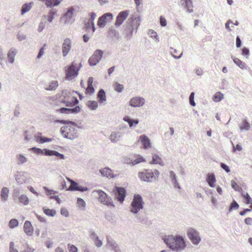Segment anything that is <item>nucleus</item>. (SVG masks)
Listing matches in <instances>:
<instances>
[{
    "instance_id": "393cba45",
    "label": "nucleus",
    "mask_w": 252,
    "mask_h": 252,
    "mask_svg": "<svg viewBox=\"0 0 252 252\" xmlns=\"http://www.w3.org/2000/svg\"><path fill=\"white\" fill-rule=\"evenodd\" d=\"M16 54V50L15 49H11L9 50L7 54V57L9 62L10 63H13L14 61V58Z\"/></svg>"
},
{
    "instance_id": "4c0bfd02",
    "label": "nucleus",
    "mask_w": 252,
    "mask_h": 252,
    "mask_svg": "<svg viewBox=\"0 0 252 252\" xmlns=\"http://www.w3.org/2000/svg\"><path fill=\"white\" fill-rule=\"evenodd\" d=\"M124 120L126 122H127L130 127L133 126V124L134 125H137L138 123V121L137 120H132L128 117L124 118Z\"/></svg>"
},
{
    "instance_id": "412c9836",
    "label": "nucleus",
    "mask_w": 252,
    "mask_h": 252,
    "mask_svg": "<svg viewBox=\"0 0 252 252\" xmlns=\"http://www.w3.org/2000/svg\"><path fill=\"white\" fill-rule=\"evenodd\" d=\"M152 164H158L160 165H163L164 163L161 158L157 154H153L152 156V160L150 162Z\"/></svg>"
},
{
    "instance_id": "f257e3e1",
    "label": "nucleus",
    "mask_w": 252,
    "mask_h": 252,
    "mask_svg": "<svg viewBox=\"0 0 252 252\" xmlns=\"http://www.w3.org/2000/svg\"><path fill=\"white\" fill-rule=\"evenodd\" d=\"M166 244L172 250L180 251L186 247L184 238L181 236H168L164 239Z\"/></svg>"
},
{
    "instance_id": "5701e85b",
    "label": "nucleus",
    "mask_w": 252,
    "mask_h": 252,
    "mask_svg": "<svg viewBox=\"0 0 252 252\" xmlns=\"http://www.w3.org/2000/svg\"><path fill=\"white\" fill-rule=\"evenodd\" d=\"M207 181L208 182V183L209 185L211 187H215V183H216V178L213 174H209L207 176Z\"/></svg>"
},
{
    "instance_id": "052dcab7",
    "label": "nucleus",
    "mask_w": 252,
    "mask_h": 252,
    "mask_svg": "<svg viewBox=\"0 0 252 252\" xmlns=\"http://www.w3.org/2000/svg\"><path fill=\"white\" fill-rule=\"evenodd\" d=\"M61 214L65 217L68 216L69 214L68 211L66 209L63 208L61 209Z\"/></svg>"
},
{
    "instance_id": "423d86ee",
    "label": "nucleus",
    "mask_w": 252,
    "mask_h": 252,
    "mask_svg": "<svg viewBox=\"0 0 252 252\" xmlns=\"http://www.w3.org/2000/svg\"><path fill=\"white\" fill-rule=\"evenodd\" d=\"M66 106L72 107L78 104V100L76 96L74 95L73 92H68L63 101Z\"/></svg>"
},
{
    "instance_id": "79ce46f5",
    "label": "nucleus",
    "mask_w": 252,
    "mask_h": 252,
    "mask_svg": "<svg viewBox=\"0 0 252 252\" xmlns=\"http://www.w3.org/2000/svg\"><path fill=\"white\" fill-rule=\"evenodd\" d=\"M171 53L173 56L175 58H179L182 55V52L180 51H177L176 49L173 50V51H171Z\"/></svg>"
},
{
    "instance_id": "680f3d73",
    "label": "nucleus",
    "mask_w": 252,
    "mask_h": 252,
    "mask_svg": "<svg viewBox=\"0 0 252 252\" xmlns=\"http://www.w3.org/2000/svg\"><path fill=\"white\" fill-rule=\"evenodd\" d=\"M10 252H18V251L14 249V244L13 242L10 243Z\"/></svg>"
},
{
    "instance_id": "13d9d810",
    "label": "nucleus",
    "mask_w": 252,
    "mask_h": 252,
    "mask_svg": "<svg viewBox=\"0 0 252 252\" xmlns=\"http://www.w3.org/2000/svg\"><path fill=\"white\" fill-rule=\"evenodd\" d=\"M77 203L79 206L82 207H84L86 205L85 201L80 198L77 199Z\"/></svg>"
},
{
    "instance_id": "1a4fd4ad",
    "label": "nucleus",
    "mask_w": 252,
    "mask_h": 252,
    "mask_svg": "<svg viewBox=\"0 0 252 252\" xmlns=\"http://www.w3.org/2000/svg\"><path fill=\"white\" fill-rule=\"evenodd\" d=\"M103 52L100 50H96L90 58L89 63L91 65H96L102 57Z\"/></svg>"
},
{
    "instance_id": "6e6d98bb",
    "label": "nucleus",
    "mask_w": 252,
    "mask_h": 252,
    "mask_svg": "<svg viewBox=\"0 0 252 252\" xmlns=\"http://www.w3.org/2000/svg\"><path fill=\"white\" fill-rule=\"evenodd\" d=\"M44 189L46 194L48 195L54 194L56 193V192L53 190L49 189L46 187H44Z\"/></svg>"
},
{
    "instance_id": "bb28decb",
    "label": "nucleus",
    "mask_w": 252,
    "mask_h": 252,
    "mask_svg": "<svg viewBox=\"0 0 252 252\" xmlns=\"http://www.w3.org/2000/svg\"><path fill=\"white\" fill-rule=\"evenodd\" d=\"M182 1L185 2V7L189 12L193 11L192 2L190 0H182Z\"/></svg>"
},
{
    "instance_id": "69168bd1",
    "label": "nucleus",
    "mask_w": 252,
    "mask_h": 252,
    "mask_svg": "<svg viewBox=\"0 0 252 252\" xmlns=\"http://www.w3.org/2000/svg\"><path fill=\"white\" fill-rule=\"evenodd\" d=\"M245 222L247 225H252V218L250 217H248L245 219Z\"/></svg>"
},
{
    "instance_id": "7ed1b4c3",
    "label": "nucleus",
    "mask_w": 252,
    "mask_h": 252,
    "mask_svg": "<svg viewBox=\"0 0 252 252\" xmlns=\"http://www.w3.org/2000/svg\"><path fill=\"white\" fill-rule=\"evenodd\" d=\"M144 203L142 198L140 195H135L131 203L130 212L136 214L143 209Z\"/></svg>"
},
{
    "instance_id": "dca6fc26",
    "label": "nucleus",
    "mask_w": 252,
    "mask_h": 252,
    "mask_svg": "<svg viewBox=\"0 0 252 252\" xmlns=\"http://www.w3.org/2000/svg\"><path fill=\"white\" fill-rule=\"evenodd\" d=\"M57 111L61 113L65 114L78 113L80 111V107L79 106H77L72 109L62 108L60 109L57 110Z\"/></svg>"
},
{
    "instance_id": "c85d7f7f",
    "label": "nucleus",
    "mask_w": 252,
    "mask_h": 252,
    "mask_svg": "<svg viewBox=\"0 0 252 252\" xmlns=\"http://www.w3.org/2000/svg\"><path fill=\"white\" fill-rule=\"evenodd\" d=\"M223 98V95L220 92H218L215 94L213 97L214 101L218 102H220Z\"/></svg>"
},
{
    "instance_id": "de8ad7c7",
    "label": "nucleus",
    "mask_w": 252,
    "mask_h": 252,
    "mask_svg": "<svg viewBox=\"0 0 252 252\" xmlns=\"http://www.w3.org/2000/svg\"><path fill=\"white\" fill-rule=\"evenodd\" d=\"M68 247L69 252H78V249L74 245L68 244Z\"/></svg>"
},
{
    "instance_id": "4d7b16f0",
    "label": "nucleus",
    "mask_w": 252,
    "mask_h": 252,
    "mask_svg": "<svg viewBox=\"0 0 252 252\" xmlns=\"http://www.w3.org/2000/svg\"><path fill=\"white\" fill-rule=\"evenodd\" d=\"M43 151H44L43 154L45 156H53V152L54 151H51L48 149H43Z\"/></svg>"
},
{
    "instance_id": "5fc2aeb1",
    "label": "nucleus",
    "mask_w": 252,
    "mask_h": 252,
    "mask_svg": "<svg viewBox=\"0 0 252 252\" xmlns=\"http://www.w3.org/2000/svg\"><path fill=\"white\" fill-rule=\"evenodd\" d=\"M159 20L160 25L162 27H165L167 23L165 18L163 16H161Z\"/></svg>"
},
{
    "instance_id": "f03ea898",
    "label": "nucleus",
    "mask_w": 252,
    "mask_h": 252,
    "mask_svg": "<svg viewBox=\"0 0 252 252\" xmlns=\"http://www.w3.org/2000/svg\"><path fill=\"white\" fill-rule=\"evenodd\" d=\"M81 66V64L79 63L77 65L74 62H72L71 64L65 67V78L68 80H71L76 77L78 74Z\"/></svg>"
},
{
    "instance_id": "39448f33",
    "label": "nucleus",
    "mask_w": 252,
    "mask_h": 252,
    "mask_svg": "<svg viewBox=\"0 0 252 252\" xmlns=\"http://www.w3.org/2000/svg\"><path fill=\"white\" fill-rule=\"evenodd\" d=\"M95 191L98 194V199L101 203L107 206H114L111 198L108 196L104 191L101 190H97Z\"/></svg>"
},
{
    "instance_id": "37998d69",
    "label": "nucleus",
    "mask_w": 252,
    "mask_h": 252,
    "mask_svg": "<svg viewBox=\"0 0 252 252\" xmlns=\"http://www.w3.org/2000/svg\"><path fill=\"white\" fill-rule=\"evenodd\" d=\"M145 160L143 157L140 156H138L136 159L132 161V164H136L140 162L144 161Z\"/></svg>"
},
{
    "instance_id": "8fccbe9b",
    "label": "nucleus",
    "mask_w": 252,
    "mask_h": 252,
    "mask_svg": "<svg viewBox=\"0 0 252 252\" xmlns=\"http://www.w3.org/2000/svg\"><path fill=\"white\" fill-rule=\"evenodd\" d=\"M194 93H191L189 96V103L191 105L194 106L195 105V103L194 101Z\"/></svg>"
},
{
    "instance_id": "cd10ccee",
    "label": "nucleus",
    "mask_w": 252,
    "mask_h": 252,
    "mask_svg": "<svg viewBox=\"0 0 252 252\" xmlns=\"http://www.w3.org/2000/svg\"><path fill=\"white\" fill-rule=\"evenodd\" d=\"M43 211L47 216L50 217H53L56 214V212L55 210L53 209L46 208V207H43Z\"/></svg>"
},
{
    "instance_id": "f704fd0d",
    "label": "nucleus",
    "mask_w": 252,
    "mask_h": 252,
    "mask_svg": "<svg viewBox=\"0 0 252 252\" xmlns=\"http://www.w3.org/2000/svg\"><path fill=\"white\" fill-rule=\"evenodd\" d=\"M250 128V124L246 120H243L242 124L240 126V129L241 130H248Z\"/></svg>"
},
{
    "instance_id": "2f4dec72",
    "label": "nucleus",
    "mask_w": 252,
    "mask_h": 252,
    "mask_svg": "<svg viewBox=\"0 0 252 252\" xmlns=\"http://www.w3.org/2000/svg\"><path fill=\"white\" fill-rule=\"evenodd\" d=\"M33 3L31 2L30 3H26L24 4L22 8L21 13L22 14H24L27 12H28L32 8V5Z\"/></svg>"
},
{
    "instance_id": "338daca9",
    "label": "nucleus",
    "mask_w": 252,
    "mask_h": 252,
    "mask_svg": "<svg viewBox=\"0 0 252 252\" xmlns=\"http://www.w3.org/2000/svg\"><path fill=\"white\" fill-rule=\"evenodd\" d=\"M242 148L241 145L237 144L235 146H233V151L236 152V151H241Z\"/></svg>"
},
{
    "instance_id": "c9c22d12",
    "label": "nucleus",
    "mask_w": 252,
    "mask_h": 252,
    "mask_svg": "<svg viewBox=\"0 0 252 252\" xmlns=\"http://www.w3.org/2000/svg\"><path fill=\"white\" fill-rule=\"evenodd\" d=\"M233 62L241 69H244L245 67V63L238 58H235L233 59Z\"/></svg>"
},
{
    "instance_id": "9b49d317",
    "label": "nucleus",
    "mask_w": 252,
    "mask_h": 252,
    "mask_svg": "<svg viewBox=\"0 0 252 252\" xmlns=\"http://www.w3.org/2000/svg\"><path fill=\"white\" fill-rule=\"evenodd\" d=\"M138 177L142 181L150 182L154 177V174L151 170H145L143 172H139Z\"/></svg>"
},
{
    "instance_id": "a18cd8bd",
    "label": "nucleus",
    "mask_w": 252,
    "mask_h": 252,
    "mask_svg": "<svg viewBox=\"0 0 252 252\" xmlns=\"http://www.w3.org/2000/svg\"><path fill=\"white\" fill-rule=\"evenodd\" d=\"M68 180L70 181L71 182V185L69 187V189L71 190H76V189L78 186V184L72 180H70L69 179Z\"/></svg>"
},
{
    "instance_id": "ddd939ff",
    "label": "nucleus",
    "mask_w": 252,
    "mask_h": 252,
    "mask_svg": "<svg viewBox=\"0 0 252 252\" xmlns=\"http://www.w3.org/2000/svg\"><path fill=\"white\" fill-rule=\"evenodd\" d=\"M145 103L143 98L135 96L132 98L129 101V105L132 107H140Z\"/></svg>"
},
{
    "instance_id": "49530a36",
    "label": "nucleus",
    "mask_w": 252,
    "mask_h": 252,
    "mask_svg": "<svg viewBox=\"0 0 252 252\" xmlns=\"http://www.w3.org/2000/svg\"><path fill=\"white\" fill-rule=\"evenodd\" d=\"M46 46V44H44L43 47L40 49L38 54L37 56V58L38 59H40L42 57V56L44 54V50L45 49Z\"/></svg>"
},
{
    "instance_id": "c756f323",
    "label": "nucleus",
    "mask_w": 252,
    "mask_h": 252,
    "mask_svg": "<svg viewBox=\"0 0 252 252\" xmlns=\"http://www.w3.org/2000/svg\"><path fill=\"white\" fill-rule=\"evenodd\" d=\"M58 86V82L57 81H51L48 86L46 88V90H55Z\"/></svg>"
},
{
    "instance_id": "aec40b11",
    "label": "nucleus",
    "mask_w": 252,
    "mask_h": 252,
    "mask_svg": "<svg viewBox=\"0 0 252 252\" xmlns=\"http://www.w3.org/2000/svg\"><path fill=\"white\" fill-rule=\"evenodd\" d=\"M93 78L89 77L88 80V86L86 89V94H92L94 92V89L93 86Z\"/></svg>"
},
{
    "instance_id": "603ef678",
    "label": "nucleus",
    "mask_w": 252,
    "mask_h": 252,
    "mask_svg": "<svg viewBox=\"0 0 252 252\" xmlns=\"http://www.w3.org/2000/svg\"><path fill=\"white\" fill-rule=\"evenodd\" d=\"M31 150L32 151H33L34 153H36L38 154H41V155L43 154L44 151H43V150H42L40 148L33 147V148H31Z\"/></svg>"
},
{
    "instance_id": "e433bc0d",
    "label": "nucleus",
    "mask_w": 252,
    "mask_h": 252,
    "mask_svg": "<svg viewBox=\"0 0 252 252\" xmlns=\"http://www.w3.org/2000/svg\"><path fill=\"white\" fill-rule=\"evenodd\" d=\"M88 107L92 110H95L98 106L97 102L95 101H90L88 102Z\"/></svg>"
},
{
    "instance_id": "9d476101",
    "label": "nucleus",
    "mask_w": 252,
    "mask_h": 252,
    "mask_svg": "<svg viewBox=\"0 0 252 252\" xmlns=\"http://www.w3.org/2000/svg\"><path fill=\"white\" fill-rule=\"evenodd\" d=\"M115 196L118 201L122 203L125 200L126 190L122 187H116L114 190Z\"/></svg>"
},
{
    "instance_id": "bf43d9fd",
    "label": "nucleus",
    "mask_w": 252,
    "mask_h": 252,
    "mask_svg": "<svg viewBox=\"0 0 252 252\" xmlns=\"http://www.w3.org/2000/svg\"><path fill=\"white\" fill-rule=\"evenodd\" d=\"M35 139L36 142L41 143V141H42V136L41 133H38L36 135H35Z\"/></svg>"
},
{
    "instance_id": "2eb2a0df",
    "label": "nucleus",
    "mask_w": 252,
    "mask_h": 252,
    "mask_svg": "<svg viewBox=\"0 0 252 252\" xmlns=\"http://www.w3.org/2000/svg\"><path fill=\"white\" fill-rule=\"evenodd\" d=\"M95 17L96 14L92 12L90 13V20L87 22V24H85L86 30H90V27H91V30L94 32V31L95 28L93 21L95 19Z\"/></svg>"
},
{
    "instance_id": "3c124183",
    "label": "nucleus",
    "mask_w": 252,
    "mask_h": 252,
    "mask_svg": "<svg viewBox=\"0 0 252 252\" xmlns=\"http://www.w3.org/2000/svg\"><path fill=\"white\" fill-rule=\"evenodd\" d=\"M110 138L111 141L116 142L118 140V136L116 133H112L110 136Z\"/></svg>"
},
{
    "instance_id": "f3484780",
    "label": "nucleus",
    "mask_w": 252,
    "mask_h": 252,
    "mask_svg": "<svg viewBox=\"0 0 252 252\" xmlns=\"http://www.w3.org/2000/svg\"><path fill=\"white\" fill-rule=\"evenodd\" d=\"M139 140L143 145L144 149H148L151 147V143L150 139L145 135H142L139 137Z\"/></svg>"
},
{
    "instance_id": "f8f14e48",
    "label": "nucleus",
    "mask_w": 252,
    "mask_h": 252,
    "mask_svg": "<svg viewBox=\"0 0 252 252\" xmlns=\"http://www.w3.org/2000/svg\"><path fill=\"white\" fill-rule=\"evenodd\" d=\"M129 14V10L122 11L120 12L116 17L115 25L119 27L126 19Z\"/></svg>"
},
{
    "instance_id": "ea45409f",
    "label": "nucleus",
    "mask_w": 252,
    "mask_h": 252,
    "mask_svg": "<svg viewBox=\"0 0 252 252\" xmlns=\"http://www.w3.org/2000/svg\"><path fill=\"white\" fill-rule=\"evenodd\" d=\"M18 225V221L16 219H12L10 220L9 223V227L11 228L17 226Z\"/></svg>"
},
{
    "instance_id": "a878e982",
    "label": "nucleus",
    "mask_w": 252,
    "mask_h": 252,
    "mask_svg": "<svg viewBox=\"0 0 252 252\" xmlns=\"http://www.w3.org/2000/svg\"><path fill=\"white\" fill-rule=\"evenodd\" d=\"M97 98L99 102L102 103L106 100L105 93L102 89L98 92L97 95Z\"/></svg>"
},
{
    "instance_id": "6e6552de",
    "label": "nucleus",
    "mask_w": 252,
    "mask_h": 252,
    "mask_svg": "<svg viewBox=\"0 0 252 252\" xmlns=\"http://www.w3.org/2000/svg\"><path fill=\"white\" fill-rule=\"evenodd\" d=\"M113 15L111 13H107L103 14L98 18L97 25L100 28H103L105 26L107 23L111 22L113 20Z\"/></svg>"
},
{
    "instance_id": "58836bf2",
    "label": "nucleus",
    "mask_w": 252,
    "mask_h": 252,
    "mask_svg": "<svg viewBox=\"0 0 252 252\" xmlns=\"http://www.w3.org/2000/svg\"><path fill=\"white\" fill-rule=\"evenodd\" d=\"M242 197L245 199V202L246 204H250L252 202V198L250 196V195L248 194V193H242Z\"/></svg>"
},
{
    "instance_id": "774afa93",
    "label": "nucleus",
    "mask_w": 252,
    "mask_h": 252,
    "mask_svg": "<svg viewBox=\"0 0 252 252\" xmlns=\"http://www.w3.org/2000/svg\"><path fill=\"white\" fill-rule=\"evenodd\" d=\"M52 140V139L51 138H49L47 137L42 136V141H41V143H44L45 142H51Z\"/></svg>"
},
{
    "instance_id": "0e129e2a",
    "label": "nucleus",
    "mask_w": 252,
    "mask_h": 252,
    "mask_svg": "<svg viewBox=\"0 0 252 252\" xmlns=\"http://www.w3.org/2000/svg\"><path fill=\"white\" fill-rule=\"evenodd\" d=\"M53 155L56 156L57 157H59L61 159H64V156L62 154H60V153H59V152H58L57 151H54V152H53Z\"/></svg>"
},
{
    "instance_id": "b1692460",
    "label": "nucleus",
    "mask_w": 252,
    "mask_h": 252,
    "mask_svg": "<svg viewBox=\"0 0 252 252\" xmlns=\"http://www.w3.org/2000/svg\"><path fill=\"white\" fill-rule=\"evenodd\" d=\"M238 25V22L237 21H235V23H233L232 21L229 20L225 24V28L228 31H232L235 30L234 27L237 26Z\"/></svg>"
},
{
    "instance_id": "7c9ffc66",
    "label": "nucleus",
    "mask_w": 252,
    "mask_h": 252,
    "mask_svg": "<svg viewBox=\"0 0 252 252\" xmlns=\"http://www.w3.org/2000/svg\"><path fill=\"white\" fill-rule=\"evenodd\" d=\"M9 190L7 188H3L1 191V197L2 200L5 201L8 197Z\"/></svg>"
},
{
    "instance_id": "4be33fe9",
    "label": "nucleus",
    "mask_w": 252,
    "mask_h": 252,
    "mask_svg": "<svg viewBox=\"0 0 252 252\" xmlns=\"http://www.w3.org/2000/svg\"><path fill=\"white\" fill-rule=\"evenodd\" d=\"M74 9L73 8H70L67 12L64 15L63 19L64 20L65 22L68 21L72 17Z\"/></svg>"
},
{
    "instance_id": "09e8293b",
    "label": "nucleus",
    "mask_w": 252,
    "mask_h": 252,
    "mask_svg": "<svg viewBox=\"0 0 252 252\" xmlns=\"http://www.w3.org/2000/svg\"><path fill=\"white\" fill-rule=\"evenodd\" d=\"M231 186L235 190H237V191H239L240 189V187L239 186V185L237 184V183L234 181H231Z\"/></svg>"
},
{
    "instance_id": "864d4df0",
    "label": "nucleus",
    "mask_w": 252,
    "mask_h": 252,
    "mask_svg": "<svg viewBox=\"0 0 252 252\" xmlns=\"http://www.w3.org/2000/svg\"><path fill=\"white\" fill-rule=\"evenodd\" d=\"M55 13L52 11L50 10L48 15V20L49 22H51L54 19Z\"/></svg>"
},
{
    "instance_id": "a211bd4d",
    "label": "nucleus",
    "mask_w": 252,
    "mask_h": 252,
    "mask_svg": "<svg viewBox=\"0 0 252 252\" xmlns=\"http://www.w3.org/2000/svg\"><path fill=\"white\" fill-rule=\"evenodd\" d=\"M24 229L25 232L28 235H32L33 232V228L32 226L31 222L28 220H26L24 225Z\"/></svg>"
},
{
    "instance_id": "6ab92c4d",
    "label": "nucleus",
    "mask_w": 252,
    "mask_h": 252,
    "mask_svg": "<svg viewBox=\"0 0 252 252\" xmlns=\"http://www.w3.org/2000/svg\"><path fill=\"white\" fill-rule=\"evenodd\" d=\"M101 175L103 176H105L108 178H113L116 177L112 171L109 168H104L100 170Z\"/></svg>"
},
{
    "instance_id": "473e14b6",
    "label": "nucleus",
    "mask_w": 252,
    "mask_h": 252,
    "mask_svg": "<svg viewBox=\"0 0 252 252\" xmlns=\"http://www.w3.org/2000/svg\"><path fill=\"white\" fill-rule=\"evenodd\" d=\"M113 87L114 90L118 93L122 92L124 88V86L123 85L120 84L118 82H115V83H114V84L113 85Z\"/></svg>"
},
{
    "instance_id": "4468645a",
    "label": "nucleus",
    "mask_w": 252,
    "mask_h": 252,
    "mask_svg": "<svg viewBox=\"0 0 252 252\" xmlns=\"http://www.w3.org/2000/svg\"><path fill=\"white\" fill-rule=\"evenodd\" d=\"M71 49V41L65 39L63 45L62 52L63 56H66Z\"/></svg>"
},
{
    "instance_id": "0eeeda50",
    "label": "nucleus",
    "mask_w": 252,
    "mask_h": 252,
    "mask_svg": "<svg viewBox=\"0 0 252 252\" xmlns=\"http://www.w3.org/2000/svg\"><path fill=\"white\" fill-rule=\"evenodd\" d=\"M187 235L194 245H197L201 241L198 232L193 228H190L188 229Z\"/></svg>"
},
{
    "instance_id": "a19ab883",
    "label": "nucleus",
    "mask_w": 252,
    "mask_h": 252,
    "mask_svg": "<svg viewBox=\"0 0 252 252\" xmlns=\"http://www.w3.org/2000/svg\"><path fill=\"white\" fill-rule=\"evenodd\" d=\"M17 158L19 163H24L27 161V158L22 155L17 156Z\"/></svg>"
},
{
    "instance_id": "e2e57ef3",
    "label": "nucleus",
    "mask_w": 252,
    "mask_h": 252,
    "mask_svg": "<svg viewBox=\"0 0 252 252\" xmlns=\"http://www.w3.org/2000/svg\"><path fill=\"white\" fill-rule=\"evenodd\" d=\"M220 166L223 168L226 172L228 173L230 171L229 167L225 165L224 163H221L220 164Z\"/></svg>"
},
{
    "instance_id": "20e7f679",
    "label": "nucleus",
    "mask_w": 252,
    "mask_h": 252,
    "mask_svg": "<svg viewBox=\"0 0 252 252\" xmlns=\"http://www.w3.org/2000/svg\"><path fill=\"white\" fill-rule=\"evenodd\" d=\"M62 135L65 138L73 139L77 136L75 128L71 126H63L61 128Z\"/></svg>"
},
{
    "instance_id": "72a5a7b5",
    "label": "nucleus",
    "mask_w": 252,
    "mask_h": 252,
    "mask_svg": "<svg viewBox=\"0 0 252 252\" xmlns=\"http://www.w3.org/2000/svg\"><path fill=\"white\" fill-rule=\"evenodd\" d=\"M19 200L20 203H21L25 205L28 204V203L29 202V198L26 195H24V194L21 195L19 197Z\"/></svg>"
},
{
    "instance_id": "c03bdc74",
    "label": "nucleus",
    "mask_w": 252,
    "mask_h": 252,
    "mask_svg": "<svg viewBox=\"0 0 252 252\" xmlns=\"http://www.w3.org/2000/svg\"><path fill=\"white\" fill-rule=\"evenodd\" d=\"M239 207V205L235 201H233L230 205L229 209V212H231L233 209H238Z\"/></svg>"
}]
</instances>
